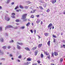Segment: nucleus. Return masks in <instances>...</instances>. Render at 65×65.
I'll list each match as a JSON object with an SVG mask.
<instances>
[{
    "label": "nucleus",
    "mask_w": 65,
    "mask_h": 65,
    "mask_svg": "<svg viewBox=\"0 0 65 65\" xmlns=\"http://www.w3.org/2000/svg\"><path fill=\"white\" fill-rule=\"evenodd\" d=\"M2 48H3V49H5V48H6V46H4L2 47Z\"/></svg>",
    "instance_id": "nucleus-25"
},
{
    "label": "nucleus",
    "mask_w": 65,
    "mask_h": 65,
    "mask_svg": "<svg viewBox=\"0 0 65 65\" xmlns=\"http://www.w3.org/2000/svg\"><path fill=\"white\" fill-rule=\"evenodd\" d=\"M38 62V63H40V61H37Z\"/></svg>",
    "instance_id": "nucleus-45"
},
{
    "label": "nucleus",
    "mask_w": 65,
    "mask_h": 65,
    "mask_svg": "<svg viewBox=\"0 0 65 65\" xmlns=\"http://www.w3.org/2000/svg\"><path fill=\"white\" fill-rule=\"evenodd\" d=\"M50 10L49 9H48L46 11L47 12H50Z\"/></svg>",
    "instance_id": "nucleus-34"
},
{
    "label": "nucleus",
    "mask_w": 65,
    "mask_h": 65,
    "mask_svg": "<svg viewBox=\"0 0 65 65\" xmlns=\"http://www.w3.org/2000/svg\"><path fill=\"white\" fill-rule=\"evenodd\" d=\"M36 17H37V18H39V15H36Z\"/></svg>",
    "instance_id": "nucleus-48"
},
{
    "label": "nucleus",
    "mask_w": 65,
    "mask_h": 65,
    "mask_svg": "<svg viewBox=\"0 0 65 65\" xmlns=\"http://www.w3.org/2000/svg\"><path fill=\"white\" fill-rule=\"evenodd\" d=\"M47 58L49 59H50V55H49L48 56H47Z\"/></svg>",
    "instance_id": "nucleus-35"
},
{
    "label": "nucleus",
    "mask_w": 65,
    "mask_h": 65,
    "mask_svg": "<svg viewBox=\"0 0 65 65\" xmlns=\"http://www.w3.org/2000/svg\"><path fill=\"white\" fill-rule=\"evenodd\" d=\"M18 58L19 59H21L22 58V55H20L18 57Z\"/></svg>",
    "instance_id": "nucleus-16"
},
{
    "label": "nucleus",
    "mask_w": 65,
    "mask_h": 65,
    "mask_svg": "<svg viewBox=\"0 0 65 65\" xmlns=\"http://www.w3.org/2000/svg\"><path fill=\"white\" fill-rule=\"evenodd\" d=\"M36 48V47H34L33 48V50H35Z\"/></svg>",
    "instance_id": "nucleus-41"
},
{
    "label": "nucleus",
    "mask_w": 65,
    "mask_h": 65,
    "mask_svg": "<svg viewBox=\"0 0 65 65\" xmlns=\"http://www.w3.org/2000/svg\"><path fill=\"white\" fill-rule=\"evenodd\" d=\"M47 44L48 46H50V41H49L47 43Z\"/></svg>",
    "instance_id": "nucleus-9"
},
{
    "label": "nucleus",
    "mask_w": 65,
    "mask_h": 65,
    "mask_svg": "<svg viewBox=\"0 0 65 65\" xmlns=\"http://www.w3.org/2000/svg\"><path fill=\"white\" fill-rule=\"evenodd\" d=\"M10 1V0H7V2H6V3L7 4H8L9 3V2Z\"/></svg>",
    "instance_id": "nucleus-14"
},
{
    "label": "nucleus",
    "mask_w": 65,
    "mask_h": 65,
    "mask_svg": "<svg viewBox=\"0 0 65 65\" xmlns=\"http://www.w3.org/2000/svg\"><path fill=\"white\" fill-rule=\"evenodd\" d=\"M52 56H53V57H54V53H52Z\"/></svg>",
    "instance_id": "nucleus-51"
},
{
    "label": "nucleus",
    "mask_w": 65,
    "mask_h": 65,
    "mask_svg": "<svg viewBox=\"0 0 65 65\" xmlns=\"http://www.w3.org/2000/svg\"><path fill=\"white\" fill-rule=\"evenodd\" d=\"M18 62H20V60H18Z\"/></svg>",
    "instance_id": "nucleus-58"
},
{
    "label": "nucleus",
    "mask_w": 65,
    "mask_h": 65,
    "mask_svg": "<svg viewBox=\"0 0 65 65\" xmlns=\"http://www.w3.org/2000/svg\"><path fill=\"white\" fill-rule=\"evenodd\" d=\"M12 15H13V16H14L15 15V13H12Z\"/></svg>",
    "instance_id": "nucleus-39"
},
{
    "label": "nucleus",
    "mask_w": 65,
    "mask_h": 65,
    "mask_svg": "<svg viewBox=\"0 0 65 65\" xmlns=\"http://www.w3.org/2000/svg\"><path fill=\"white\" fill-rule=\"evenodd\" d=\"M29 25H30V23L28 22L27 23L26 25L27 26H29Z\"/></svg>",
    "instance_id": "nucleus-29"
},
{
    "label": "nucleus",
    "mask_w": 65,
    "mask_h": 65,
    "mask_svg": "<svg viewBox=\"0 0 65 65\" xmlns=\"http://www.w3.org/2000/svg\"><path fill=\"white\" fill-rule=\"evenodd\" d=\"M53 36L54 38H57V36H56L54 35H53Z\"/></svg>",
    "instance_id": "nucleus-30"
},
{
    "label": "nucleus",
    "mask_w": 65,
    "mask_h": 65,
    "mask_svg": "<svg viewBox=\"0 0 65 65\" xmlns=\"http://www.w3.org/2000/svg\"><path fill=\"white\" fill-rule=\"evenodd\" d=\"M63 42L64 43H65V41H63Z\"/></svg>",
    "instance_id": "nucleus-64"
},
{
    "label": "nucleus",
    "mask_w": 65,
    "mask_h": 65,
    "mask_svg": "<svg viewBox=\"0 0 65 65\" xmlns=\"http://www.w3.org/2000/svg\"><path fill=\"white\" fill-rule=\"evenodd\" d=\"M25 28V26H22V27H21V28H22V29H24Z\"/></svg>",
    "instance_id": "nucleus-32"
},
{
    "label": "nucleus",
    "mask_w": 65,
    "mask_h": 65,
    "mask_svg": "<svg viewBox=\"0 0 65 65\" xmlns=\"http://www.w3.org/2000/svg\"><path fill=\"white\" fill-rule=\"evenodd\" d=\"M40 20H37V24H38L39 23H40Z\"/></svg>",
    "instance_id": "nucleus-15"
},
{
    "label": "nucleus",
    "mask_w": 65,
    "mask_h": 65,
    "mask_svg": "<svg viewBox=\"0 0 65 65\" xmlns=\"http://www.w3.org/2000/svg\"><path fill=\"white\" fill-rule=\"evenodd\" d=\"M17 44L19 45H22V44H23V43H19L18 42H17Z\"/></svg>",
    "instance_id": "nucleus-20"
},
{
    "label": "nucleus",
    "mask_w": 65,
    "mask_h": 65,
    "mask_svg": "<svg viewBox=\"0 0 65 65\" xmlns=\"http://www.w3.org/2000/svg\"><path fill=\"white\" fill-rule=\"evenodd\" d=\"M25 8H26L27 9V8H28V7H27V6H25Z\"/></svg>",
    "instance_id": "nucleus-53"
},
{
    "label": "nucleus",
    "mask_w": 65,
    "mask_h": 65,
    "mask_svg": "<svg viewBox=\"0 0 65 65\" xmlns=\"http://www.w3.org/2000/svg\"><path fill=\"white\" fill-rule=\"evenodd\" d=\"M5 36H8V34H7V33H5Z\"/></svg>",
    "instance_id": "nucleus-26"
},
{
    "label": "nucleus",
    "mask_w": 65,
    "mask_h": 65,
    "mask_svg": "<svg viewBox=\"0 0 65 65\" xmlns=\"http://www.w3.org/2000/svg\"><path fill=\"white\" fill-rule=\"evenodd\" d=\"M16 24L17 25H19V24L16 23Z\"/></svg>",
    "instance_id": "nucleus-61"
},
{
    "label": "nucleus",
    "mask_w": 65,
    "mask_h": 65,
    "mask_svg": "<svg viewBox=\"0 0 65 65\" xmlns=\"http://www.w3.org/2000/svg\"><path fill=\"white\" fill-rule=\"evenodd\" d=\"M53 42H54V43H55V42H56V39H54Z\"/></svg>",
    "instance_id": "nucleus-38"
},
{
    "label": "nucleus",
    "mask_w": 65,
    "mask_h": 65,
    "mask_svg": "<svg viewBox=\"0 0 65 65\" xmlns=\"http://www.w3.org/2000/svg\"><path fill=\"white\" fill-rule=\"evenodd\" d=\"M64 47V48H65V45H63V46H61V47Z\"/></svg>",
    "instance_id": "nucleus-24"
},
{
    "label": "nucleus",
    "mask_w": 65,
    "mask_h": 65,
    "mask_svg": "<svg viewBox=\"0 0 65 65\" xmlns=\"http://www.w3.org/2000/svg\"><path fill=\"white\" fill-rule=\"evenodd\" d=\"M17 48L19 50L21 49V47L20 46H19V45H17Z\"/></svg>",
    "instance_id": "nucleus-10"
},
{
    "label": "nucleus",
    "mask_w": 65,
    "mask_h": 65,
    "mask_svg": "<svg viewBox=\"0 0 65 65\" xmlns=\"http://www.w3.org/2000/svg\"><path fill=\"white\" fill-rule=\"evenodd\" d=\"M27 61H31V59L30 58H27Z\"/></svg>",
    "instance_id": "nucleus-11"
},
{
    "label": "nucleus",
    "mask_w": 65,
    "mask_h": 65,
    "mask_svg": "<svg viewBox=\"0 0 65 65\" xmlns=\"http://www.w3.org/2000/svg\"><path fill=\"white\" fill-rule=\"evenodd\" d=\"M1 60H5V58H2L1 59Z\"/></svg>",
    "instance_id": "nucleus-43"
},
{
    "label": "nucleus",
    "mask_w": 65,
    "mask_h": 65,
    "mask_svg": "<svg viewBox=\"0 0 65 65\" xmlns=\"http://www.w3.org/2000/svg\"><path fill=\"white\" fill-rule=\"evenodd\" d=\"M37 64L36 63L34 64H33V65H36Z\"/></svg>",
    "instance_id": "nucleus-62"
},
{
    "label": "nucleus",
    "mask_w": 65,
    "mask_h": 65,
    "mask_svg": "<svg viewBox=\"0 0 65 65\" xmlns=\"http://www.w3.org/2000/svg\"><path fill=\"white\" fill-rule=\"evenodd\" d=\"M3 52H2V51H1L0 50V55H2L3 54Z\"/></svg>",
    "instance_id": "nucleus-12"
},
{
    "label": "nucleus",
    "mask_w": 65,
    "mask_h": 65,
    "mask_svg": "<svg viewBox=\"0 0 65 65\" xmlns=\"http://www.w3.org/2000/svg\"><path fill=\"white\" fill-rule=\"evenodd\" d=\"M34 33H35H35H36V30H35V29H34Z\"/></svg>",
    "instance_id": "nucleus-40"
},
{
    "label": "nucleus",
    "mask_w": 65,
    "mask_h": 65,
    "mask_svg": "<svg viewBox=\"0 0 65 65\" xmlns=\"http://www.w3.org/2000/svg\"><path fill=\"white\" fill-rule=\"evenodd\" d=\"M18 8V6H17L14 9H17V8Z\"/></svg>",
    "instance_id": "nucleus-37"
},
{
    "label": "nucleus",
    "mask_w": 65,
    "mask_h": 65,
    "mask_svg": "<svg viewBox=\"0 0 65 65\" xmlns=\"http://www.w3.org/2000/svg\"><path fill=\"white\" fill-rule=\"evenodd\" d=\"M27 15V14H23L22 15V19H23L24 20V21H27V19H26V16Z\"/></svg>",
    "instance_id": "nucleus-1"
},
{
    "label": "nucleus",
    "mask_w": 65,
    "mask_h": 65,
    "mask_svg": "<svg viewBox=\"0 0 65 65\" xmlns=\"http://www.w3.org/2000/svg\"><path fill=\"white\" fill-rule=\"evenodd\" d=\"M12 26L9 25L5 27V30H6V29H8V28H12Z\"/></svg>",
    "instance_id": "nucleus-3"
},
{
    "label": "nucleus",
    "mask_w": 65,
    "mask_h": 65,
    "mask_svg": "<svg viewBox=\"0 0 65 65\" xmlns=\"http://www.w3.org/2000/svg\"><path fill=\"white\" fill-rule=\"evenodd\" d=\"M25 49L26 50V51H30V49L28 48L25 47Z\"/></svg>",
    "instance_id": "nucleus-7"
},
{
    "label": "nucleus",
    "mask_w": 65,
    "mask_h": 65,
    "mask_svg": "<svg viewBox=\"0 0 65 65\" xmlns=\"http://www.w3.org/2000/svg\"><path fill=\"white\" fill-rule=\"evenodd\" d=\"M19 7H20V8H22V9H23V6H22L20 5L19 6Z\"/></svg>",
    "instance_id": "nucleus-21"
},
{
    "label": "nucleus",
    "mask_w": 65,
    "mask_h": 65,
    "mask_svg": "<svg viewBox=\"0 0 65 65\" xmlns=\"http://www.w3.org/2000/svg\"><path fill=\"white\" fill-rule=\"evenodd\" d=\"M39 7H40V9H42V7L40 6Z\"/></svg>",
    "instance_id": "nucleus-42"
},
{
    "label": "nucleus",
    "mask_w": 65,
    "mask_h": 65,
    "mask_svg": "<svg viewBox=\"0 0 65 65\" xmlns=\"http://www.w3.org/2000/svg\"><path fill=\"white\" fill-rule=\"evenodd\" d=\"M5 19L6 20H7V21H9L10 20V18H8L7 16L5 17Z\"/></svg>",
    "instance_id": "nucleus-2"
},
{
    "label": "nucleus",
    "mask_w": 65,
    "mask_h": 65,
    "mask_svg": "<svg viewBox=\"0 0 65 65\" xmlns=\"http://www.w3.org/2000/svg\"><path fill=\"white\" fill-rule=\"evenodd\" d=\"M15 29H18V27H16L15 28Z\"/></svg>",
    "instance_id": "nucleus-57"
},
{
    "label": "nucleus",
    "mask_w": 65,
    "mask_h": 65,
    "mask_svg": "<svg viewBox=\"0 0 65 65\" xmlns=\"http://www.w3.org/2000/svg\"><path fill=\"white\" fill-rule=\"evenodd\" d=\"M14 2H12L11 3V4H12V5H13V4H14Z\"/></svg>",
    "instance_id": "nucleus-49"
},
{
    "label": "nucleus",
    "mask_w": 65,
    "mask_h": 65,
    "mask_svg": "<svg viewBox=\"0 0 65 65\" xmlns=\"http://www.w3.org/2000/svg\"><path fill=\"white\" fill-rule=\"evenodd\" d=\"M45 54H46V55L47 56L48 55L47 54V52H44Z\"/></svg>",
    "instance_id": "nucleus-27"
},
{
    "label": "nucleus",
    "mask_w": 65,
    "mask_h": 65,
    "mask_svg": "<svg viewBox=\"0 0 65 65\" xmlns=\"http://www.w3.org/2000/svg\"><path fill=\"white\" fill-rule=\"evenodd\" d=\"M26 3H28V4H30V3H31V2H30L29 1L27 2Z\"/></svg>",
    "instance_id": "nucleus-23"
},
{
    "label": "nucleus",
    "mask_w": 65,
    "mask_h": 65,
    "mask_svg": "<svg viewBox=\"0 0 65 65\" xmlns=\"http://www.w3.org/2000/svg\"><path fill=\"white\" fill-rule=\"evenodd\" d=\"M38 53V51L37 50H36L35 52V55L36 56L37 55V53Z\"/></svg>",
    "instance_id": "nucleus-4"
},
{
    "label": "nucleus",
    "mask_w": 65,
    "mask_h": 65,
    "mask_svg": "<svg viewBox=\"0 0 65 65\" xmlns=\"http://www.w3.org/2000/svg\"><path fill=\"white\" fill-rule=\"evenodd\" d=\"M1 40L2 42H3V39L2 38L1 39Z\"/></svg>",
    "instance_id": "nucleus-33"
},
{
    "label": "nucleus",
    "mask_w": 65,
    "mask_h": 65,
    "mask_svg": "<svg viewBox=\"0 0 65 65\" xmlns=\"http://www.w3.org/2000/svg\"><path fill=\"white\" fill-rule=\"evenodd\" d=\"M32 16H33V15H32L30 17V18H33V17H32Z\"/></svg>",
    "instance_id": "nucleus-56"
},
{
    "label": "nucleus",
    "mask_w": 65,
    "mask_h": 65,
    "mask_svg": "<svg viewBox=\"0 0 65 65\" xmlns=\"http://www.w3.org/2000/svg\"><path fill=\"white\" fill-rule=\"evenodd\" d=\"M30 31L31 32V33H33V30H30Z\"/></svg>",
    "instance_id": "nucleus-46"
},
{
    "label": "nucleus",
    "mask_w": 65,
    "mask_h": 65,
    "mask_svg": "<svg viewBox=\"0 0 65 65\" xmlns=\"http://www.w3.org/2000/svg\"><path fill=\"white\" fill-rule=\"evenodd\" d=\"M16 22H19V20L18 19H17L15 20Z\"/></svg>",
    "instance_id": "nucleus-28"
},
{
    "label": "nucleus",
    "mask_w": 65,
    "mask_h": 65,
    "mask_svg": "<svg viewBox=\"0 0 65 65\" xmlns=\"http://www.w3.org/2000/svg\"><path fill=\"white\" fill-rule=\"evenodd\" d=\"M45 36H47L48 35V34H47V33H45Z\"/></svg>",
    "instance_id": "nucleus-18"
},
{
    "label": "nucleus",
    "mask_w": 65,
    "mask_h": 65,
    "mask_svg": "<svg viewBox=\"0 0 65 65\" xmlns=\"http://www.w3.org/2000/svg\"><path fill=\"white\" fill-rule=\"evenodd\" d=\"M10 57H12V54H10Z\"/></svg>",
    "instance_id": "nucleus-47"
},
{
    "label": "nucleus",
    "mask_w": 65,
    "mask_h": 65,
    "mask_svg": "<svg viewBox=\"0 0 65 65\" xmlns=\"http://www.w3.org/2000/svg\"><path fill=\"white\" fill-rule=\"evenodd\" d=\"M44 7H46V5L45 4L44 5Z\"/></svg>",
    "instance_id": "nucleus-44"
},
{
    "label": "nucleus",
    "mask_w": 65,
    "mask_h": 65,
    "mask_svg": "<svg viewBox=\"0 0 65 65\" xmlns=\"http://www.w3.org/2000/svg\"><path fill=\"white\" fill-rule=\"evenodd\" d=\"M41 46H42V44H40L38 46L39 47H41Z\"/></svg>",
    "instance_id": "nucleus-19"
},
{
    "label": "nucleus",
    "mask_w": 65,
    "mask_h": 65,
    "mask_svg": "<svg viewBox=\"0 0 65 65\" xmlns=\"http://www.w3.org/2000/svg\"><path fill=\"white\" fill-rule=\"evenodd\" d=\"M54 55L55 56H57L58 55V53L56 52H55L54 53Z\"/></svg>",
    "instance_id": "nucleus-8"
},
{
    "label": "nucleus",
    "mask_w": 65,
    "mask_h": 65,
    "mask_svg": "<svg viewBox=\"0 0 65 65\" xmlns=\"http://www.w3.org/2000/svg\"><path fill=\"white\" fill-rule=\"evenodd\" d=\"M41 57L42 58L43 57V54H41Z\"/></svg>",
    "instance_id": "nucleus-22"
},
{
    "label": "nucleus",
    "mask_w": 65,
    "mask_h": 65,
    "mask_svg": "<svg viewBox=\"0 0 65 65\" xmlns=\"http://www.w3.org/2000/svg\"><path fill=\"white\" fill-rule=\"evenodd\" d=\"M37 36H38V39H39L40 38V36H38V35H37Z\"/></svg>",
    "instance_id": "nucleus-52"
},
{
    "label": "nucleus",
    "mask_w": 65,
    "mask_h": 65,
    "mask_svg": "<svg viewBox=\"0 0 65 65\" xmlns=\"http://www.w3.org/2000/svg\"><path fill=\"white\" fill-rule=\"evenodd\" d=\"M0 32L2 31V27H0Z\"/></svg>",
    "instance_id": "nucleus-17"
},
{
    "label": "nucleus",
    "mask_w": 65,
    "mask_h": 65,
    "mask_svg": "<svg viewBox=\"0 0 65 65\" xmlns=\"http://www.w3.org/2000/svg\"><path fill=\"white\" fill-rule=\"evenodd\" d=\"M19 10H16V11H17V12H19Z\"/></svg>",
    "instance_id": "nucleus-55"
},
{
    "label": "nucleus",
    "mask_w": 65,
    "mask_h": 65,
    "mask_svg": "<svg viewBox=\"0 0 65 65\" xmlns=\"http://www.w3.org/2000/svg\"><path fill=\"white\" fill-rule=\"evenodd\" d=\"M29 64V63L28 62H27V63H26V64H25V65H28Z\"/></svg>",
    "instance_id": "nucleus-54"
},
{
    "label": "nucleus",
    "mask_w": 65,
    "mask_h": 65,
    "mask_svg": "<svg viewBox=\"0 0 65 65\" xmlns=\"http://www.w3.org/2000/svg\"><path fill=\"white\" fill-rule=\"evenodd\" d=\"M63 58H61L60 59V62H63Z\"/></svg>",
    "instance_id": "nucleus-13"
},
{
    "label": "nucleus",
    "mask_w": 65,
    "mask_h": 65,
    "mask_svg": "<svg viewBox=\"0 0 65 65\" xmlns=\"http://www.w3.org/2000/svg\"><path fill=\"white\" fill-rule=\"evenodd\" d=\"M64 11V12H63V14H65V11Z\"/></svg>",
    "instance_id": "nucleus-63"
},
{
    "label": "nucleus",
    "mask_w": 65,
    "mask_h": 65,
    "mask_svg": "<svg viewBox=\"0 0 65 65\" xmlns=\"http://www.w3.org/2000/svg\"><path fill=\"white\" fill-rule=\"evenodd\" d=\"M37 10L36 9H35L33 10V13H34V12H35V11H36Z\"/></svg>",
    "instance_id": "nucleus-31"
},
{
    "label": "nucleus",
    "mask_w": 65,
    "mask_h": 65,
    "mask_svg": "<svg viewBox=\"0 0 65 65\" xmlns=\"http://www.w3.org/2000/svg\"><path fill=\"white\" fill-rule=\"evenodd\" d=\"M52 26V24L50 23L48 25V29H49L50 27H51V26Z\"/></svg>",
    "instance_id": "nucleus-5"
},
{
    "label": "nucleus",
    "mask_w": 65,
    "mask_h": 65,
    "mask_svg": "<svg viewBox=\"0 0 65 65\" xmlns=\"http://www.w3.org/2000/svg\"><path fill=\"white\" fill-rule=\"evenodd\" d=\"M11 41L12 42H13V40H11Z\"/></svg>",
    "instance_id": "nucleus-60"
},
{
    "label": "nucleus",
    "mask_w": 65,
    "mask_h": 65,
    "mask_svg": "<svg viewBox=\"0 0 65 65\" xmlns=\"http://www.w3.org/2000/svg\"><path fill=\"white\" fill-rule=\"evenodd\" d=\"M11 46H8V49H9V48H11Z\"/></svg>",
    "instance_id": "nucleus-36"
},
{
    "label": "nucleus",
    "mask_w": 65,
    "mask_h": 65,
    "mask_svg": "<svg viewBox=\"0 0 65 65\" xmlns=\"http://www.w3.org/2000/svg\"><path fill=\"white\" fill-rule=\"evenodd\" d=\"M41 25H42V21H41Z\"/></svg>",
    "instance_id": "nucleus-59"
},
{
    "label": "nucleus",
    "mask_w": 65,
    "mask_h": 65,
    "mask_svg": "<svg viewBox=\"0 0 65 65\" xmlns=\"http://www.w3.org/2000/svg\"><path fill=\"white\" fill-rule=\"evenodd\" d=\"M56 2V0H52V3L53 4L55 3Z\"/></svg>",
    "instance_id": "nucleus-6"
},
{
    "label": "nucleus",
    "mask_w": 65,
    "mask_h": 65,
    "mask_svg": "<svg viewBox=\"0 0 65 65\" xmlns=\"http://www.w3.org/2000/svg\"><path fill=\"white\" fill-rule=\"evenodd\" d=\"M11 17H12V18H15V17H14V16H11Z\"/></svg>",
    "instance_id": "nucleus-50"
}]
</instances>
